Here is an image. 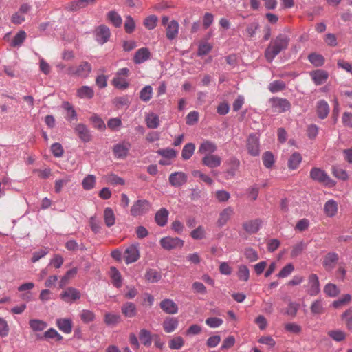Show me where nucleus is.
<instances>
[{
	"instance_id": "obj_11",
	"label": "nucleus",
	"mask_w": 352,
	"mask_h": 352,
	"mask_svg": "<svg viewBox=\"0 0 352 352\" xmlns=\"http://www.w3.org/2000/svg\"><path fill=\"white\" fill-rule=\"evenodd\" d=\"M222 162L221 157L217 155L207 154L201 160L203 165L210 168H214L219 167Z\"/></svg>"
},
{
	"instance_id": "obj_63",
	"label": "nucleus",
	"mask_w": 352,
	"mask_h": 352,
	"mask_svg": "<svg viewBox=\"0 0 352 352\" xmlns=\"http://www.w3.org/2000/svg\"><path fill=\"white\" fill-rule=\"evenodd\" d=\"M324 292L329 296H336L339 293L337 286L331 283L326 285L324 288Z\"/></svg>"
},
{
	"instance_id": "obj_41",
	"label": "nucleus",
	"mask_w": 352,
	"mask_h": 352,
	"mask_svg": "<svg viewBox=\"0 0 352 352\" xmlns=\"http://www.w3.org/2000/svg\"><path fill=\"white\" fill-rule=\"evenodd\" d=\"M153 96V88L150 85H146L140 92V98L144 102L149 101Z\"/></svg>"
},
{
	"instance_id": "obj_48",
	"label": "nucleus",
	"mask_w": 352,
	"mask_h": 352,
	"mask_svg": "<svg viewBox=\"0 0 352 352\" xmlns=\"http://www.w3.org/2000/svg\"><path fill=\"white\" fill-rule=\"evenodd\" d=\"M112 82L118 89H125L129 87V82L126 79L122 76H116L113 78Z\"/></svg>"
},
{
	"instance_id": "obj_16",
	"label": "nucleus",
	"mask_w": 352,
	"mask_h": 352,
	"mask_svg": "<svg viewBox=\"0 0 352 352\" xmlns=\"http://www.w3.org/2000/svg\"><path fill=\"white\" fill-rule=\"evenodd\" d=\"M160 308L166 314H175L178 311L177 305L171 299L166 298L160 302Z\"/></svg>"
},
{
	"instance_id": "obj_6",
	"label": "nucleus",
	"mask_w": 352,
	"mask_h": 352,
	"mask_svg": "<svg viewBox=\"0 0 352 352\" xmlns=\"http://www.w3.org/2000/svg\"><path fill=\"white\" fill-rule=\"evenodd\" d=\"M160 243L164 249L170 250L177 248H182L184 241L178 237L166 236L160 240Z\"/></svg>"
},
{
	"instance_id": "obj_50",
	"label": "nucleus",
	"mask_w": 352,
	"mask_h": 352,
	"mask_svg": "<svg viewBox=\"0 0 352 352\" xmlns=\"http://www.w3.org/2000/svg\"><path fill=\"white\" fill-rule=\"evenodd\" d=\"M228 165L230 166V168L228 169L227 173L230 176H234L235 175L236 170L238 169L240 162L235 157H231L229 159Z\"/></svg>"
},
{
	"instance_id": "obj_15",
	"label": "nucleus",
	"mask_w": 352,
	"mask_h": 352,
	"mask_svg": "<svg viewBox=\"0 0 352 352\" xmlns=\"http://www.w3.org/2000/svg\"><path fill=\"white\" fill-rule=\"evenodd\" d=\"M169 183L175 187H179L187 182V175L183 172H175L169 176Z\"/></svg>"
},
{
	"instance_id": "obj_26",
	"label": "nucleus",
	"mask_w": 352,
	"mask_h": 352,
	"mask_svg": "<svg viewBox=\"0 0 352 352\" xmlns=\"http://www.w3.org/2000/svg\"><path fill=\"white\" fill-rule=\"evenodd\" d=\"M169 212L168 211L164 208H162L160 209L155 214V221L156 223L161 227L164 226L168 221V217Z\"/></svg>"
},
{
	"instance_id": "obj_37",
	"label": "nucleus",
	"mask_w": 352,
	"mask_h": 352,
	"mask_svg": "<svg viewBox=\"0 0 352 352\" xmlns=\"http://www.w3.org/2000/svg\"><path fill=\"white\" fill-rule=\"evenodd\" d=\"M311 311L314 315H320L324 312L325 309L322 300L318 299L314 301L311 305Z\"/></svg>"
},
{
	"instance_id": "obj_60",
	"label": "nucleus",
	"mask_w": 352,
	"mask_h": 352,
	"mask_svg": "<svg viewBox=\"0 0 352 352\" xmlns=\"http://www.w3.org/2000/svg\"><path fill=\"white\" fill-rule=\"evenodd\" d=\"M107 183L111 185H124V181L122 178L117 176L115 174H110L107 176Z\"/></svg>"
},
{
	"instance_id": "obj_9",
	"label": "nucleus",
	"mask_w": 352,
	"mask_h": 352,
	"mask_svg": "<svg viewBox=\"0 0 352 352\" xmlns=\"http://www.w3.org/2000/svg\"><path fill=\"white\" fill-rule=\"evenodd\" d=\"M81 297L79 290L74 287H68L60 294V298L66 302H72Z\"/></svg>"
},
{
	"instance_id": "obj_31",
	"label": "nucleus",
	"mask_w": 352,
	"mask_h": 352,
	"mask_svg": "<svg viewBox=\"0 0 352 352\" xmlns=\"http://www.w3.org/2000/svg\"><path fill=\"white\" fill-rule=\"evenodd\" d=\"M178 320L175 318H166L162 324L163 329L166 333L173 332L178 327Z\"/></svg>"
},
{
	"instance_id": "obj_49",
	"label": "nucleus",
	"mask_w": 352,
	"mask_h": 352,
	"mask_svg": "<svg viewBox=\"0 0 352 352\" xmlns=\"http://www.w3.org/2000/svg\"><path fill=\"white\" fill-rule=\"evenodd\" d=\"M80 317L82 321L85 323H89L95 320V314L90 310L83 309L80 314Z\"/></svg>"
},
{
	"instance_id": "obj_17",
	"label": "nucleus",
	"mask_w": 352,
	"mask_h": 352,
	"mask_svg": "<svg viewBox=\"0 0 352 352\" xmlns=\"http://www.w3.org/2000/svg\"><path fill=\"white\" fill-rule=\"evenodd\" d=\"M308 293L311 296H316L320 292L319 280L316 274H311L308 279Z\"/></svg>"
},
{
	"instance_id": "obj_32",
	"label": "nucleus",
	"mask_w": 352,
	"mask_h": 352,
	"mask_svg": "<svg viewBox=\"0 0 352 352\" xmlns=\"http://www.w3.org/2000/svg\"><path fill=\"white\" fill-rule=\"evenodd\" d=\"M103 217L105 225L107 227L110 228L115 224L116 216L113 210L111 208L107 207L104 210Z\"/></svg>"
},
{
	"instance_id": "obj_53",
	"label": "nucleus",
	"mask_w": 352,
	"mask_h": 352,
	"mask_svg": "<svg viewBox=\"0 0 352 352\" xmlns=\"http://www.w3.org/2000/svg\"><path fill=\"white\" fill-rule=\"evenodd\" d=\"M333 175L338 179L345 181L348 179L346 171L340 166H333L332 168Z\"/></svg>"
},
{
	"instance_id": "obj_56",
	"label": "nucleus",
	"mask_w": 352,
	"mask_h": 352,
	"mask_svg": "<svg viewBox=\"0 0 352 352\" xmlns=\"http://www.w3.org/2000/svg\"><path fill=\"white\" fill-rule=\"evenodd\" d=\"M285 88V84L282 80H274L269 85V90L272 93H276L283 90Z\"/></svg>"
},
{
	"instance_id": "obj_14",
	"label": "nucleus",
	"mask_w": 352,
	"mask_h": 352,
	"mask_svg": "<svg viewBox=\"0 0 352 352\" xmlns=\"http://www.w3.org/2000/svg\"><path fill=\"white\" fill-rule=\"evenodd\" d=\"M75 133L78 138L84 142H89L91 140L92 136L89 129L83 124H78L74 129Z\"/></svg>"
},
{
	"instance_id": "obj_2",
	"label": "nucleus",
	"mask_w": 352,
	"mask_h": 352,
	"mask_svg": "<svg viewBox=\"0 0 352 352\" xmlns=\"http://www.w3.org/2000/svg\"><path fill=\"white\" fill-rule=\"evenodd\" d=\"M151 208V204L146 199H139L135 201L131 208V214L135 217L147 213Z\"/></svg>"
},
{
	"instance_id": "obj_44",
	"label": "nucleus",
	"mask_w": 352,
	"mask_h": 352,
	"mask_svg": "<svg viewBox=\"0 0 352 352\" xmlns=\"http://www.w3.org/2000/svg\"><path fill=\"white\" fill-rule=\"evenodd\" d=\"M195 146L192 143L186 144L182 150V156L185 160H189L194 153Z\"/></svg>"
},
{
	"instance_id": "obj_43",
	"label": "nucleus",
	"mask_w": 352,
	"mask_h": 352,
	"mask_svg": "<svg viewBox=\"0 0 352 352\" xmlns=\"http://www.w3.org/2000/svg\"><path fill=\"white\" fill-rule=\"evenodd\" d=\"M237 276L239 280L248 281L250 278V270L245 265H240L238 267Z\"/></svg>"
},
{
	"instance_id": "obj_1",
	"label": "nucleus",
	"mask_w": 352,
	"mask_h": 352,
	"mask_svg": "<svg viewBox=\"0 0 352 352\" xmlns=\"http://www.w3.org/2000/svg\"><path fill=\"white\" fill-rule=\"evenodd\" d=\"M289 40L287 35L280 34L274 40L272 41L265 52L267 61L272 62L281 51L287 49Z\"/></svg>"
},
{
	"instance_id": "obj_55",
	"label": "nucleus",
	"mask_w": 352,
	"mask_h": 352,
	"mask_svg": "<svg viewBox=\"0 0 352 352\" xmlns=\"http://www.w3.org/2000/svg\"><path fill=\"white\" fill-rule=\"evenodd\" d=\"M158 21V18L155 15H150L147 16L144 21V25L149 30L154 29Z\"/></svg>"
},
{
	"instance_id": "obj_23",
	"label": "nucleus",
	"mask_w": 352,
	"mask_h": 352,
	"mask_svg": "<svg viewBox=\"0 0 352 352\" xmlns=\"http://www.w3.org/2000/svg\"><path fill=\"white\" fill-rule=\"evenodd\" d=\"M316 113L319 118H326L329 113V106L327 102L324 100L318 101L316 104Z\"/></svg>"
},
{
	"instance_id": "obj_25",
	"label": "nucleus",
	"mask_w": 352,
	"mask_h": 352,
	"mask_svg": "<svg viewBox=\"0 0 352 352\" xmlns=\"http://www.w3.org/2000/svg\"><path fill=\"white\" fill-rule=\"evenodd\" d=\"M56 326L65 333H70L72 331V321L69 318L57 319Z\"/></svg>"
},
{
	"instance_id": "obj_51",
	"label": "nucleus",
	"mask_w": 352,
	"mask_h": 352,
	"mask_svg": "<svg viewBox=\"0 0 352 352\" xmlns=\"http://www.w3.org/2000/svg\"><path fill=\"white\" fill-rule=\"evenodd\" d=\"M71 180V177L65 175L63 178L56 179L54 184V189L56 193H59L64 186L67 185Z\"/></svg>"
},
{
	"instance_id": "obj_7",
	"label": "nucleus",
	"mask_w": 352,
	"mask_h": 352,
	"mask_svg": "<svg viewBox=\"0 0 352 352\" xmlns=\"http://www.w3.org/2000/svg\"><path fill=\"white\" fill-rule=\"evenodd\" d=\"M272 107L275 113H283L291 108L290 102L285 98H274L271 99Z\"/></svg>"
},
{
	"instance_id": "obj_29",
	"label": "nucleus",
	"mask_w": 352,
	"mask_h": 352,
	"mask_svg": "<svg viewBox=\"0 0 352 352\" xmlns=\"http://www.w3.org/2000/svg\"><path fill=\"white\" fill-rule=\"evenodd\" d=\"M109 275L113 285L118 288L121 287L122 285V275L115 267H110Z\"/></svg>"
},
{
	"instance_id": "obj_61",
	"label": "nucleus",
	"mask_w": 352,
	"mask_h": 352,
	"mask_svg": "<svg viewBox=\"0 0 352 352\" xmlns=\"http://www.w3.org/2000/svg\"><path fill=\"white\" fill-rule=\"evenodd\" d=\"M223 321L221 318L217 317L208 318L206 320V324L211 328H217L223 324Z\"/></svg>"
},
{
	"instance_id": "obj_62",
	"label": "nucleus",
	"mask_w": 352,
	"mask_h": 352,
	"mask_svg": "<svg viewBox=\"0 0 352 352\" xmlns=\"http://www.w3.org/2000/svg\"><path fill=\"white\" fill-rule=\"evenodd\" d=\"M135 23L133 19L131 16H126L124 22V29L127 33H131L134 31Z\"/></svg>"
},
{
	"instance_id": "obj_4",
	"label": "nucleus",
	"mask_w": 352,
	"mask_h": 352,
	"mask_svg": "<svg viewBox=\"0 0 352 352\" xmlns=\"http://www.w3.org/2000/svg\"><path fill=\"white\" fill-rule=\"evenodd\" d=\"M138 244H132L127 247L124 252L123 257L126 264L137 261L140 258Z\"/></svg>"
},
{
	"instance_id": "obj_13",
	"label": "nucleus",
	"mask_w": 352,
	"mask_h": 352,
	"mask_svg": "<svg viewBox=\"0 0 352 352\" xmlns=\"http://www.w3.org/2000/svg\"><path fill=\"white\" fill-rule=\"evenodd\" d=\"M111 36L109 28L104 25H101L96 30V41L101 45L107 43Z\"/></svg>"
},
{
	"instance_id": "obj_64",
	"label": "nucleus",
	"mask_w": 352,
	"mask_h": 352,
	"mask_svg": "<svg viewBox=\"0 0 352 352\" xmlns=\"http://www.w3.org/2000/svg\"><path fill=\"white\" fill-rule=\"evenodd\" d=\"M328 335L332 339L338 342L342 341L346 337V333L344 331L340 330L330 331L328 332Z\"/></svg>"
},
{
	"instance_id": "obj_36",
	"label": "nucleus",
	"mask_w": 352,
	"mask_h": 352,
	"mask_svg": "<svg viewBox=\"0 0 352 352\" xmlns=\"http://www.w3.org/2000/svg\"><path fill=\"white\" fill-rule=\"evenodd\" d=\"M302 162V157L300 153H293L288 160V168L291 170L296 169Z\"/></svg>"
},
{
	"instance_id": "obj_28",
	"label": "nucleus",
	"mask_w": 352,
	"mask_h": 352,
	"mask_svg": "<svg viewBox=\"0 0 352 352\" xmlns=\"http://www.w3.org/2000/svg\"><path fill=\"white\" fill-rule=\"evenodd\" d=\"M154 334H152L151 331L146 329H142L139 332V338L142 344L146 346H150L151 345Z\"/></svg>"
},
{
	"instance_id": "obj_20",
	"label": "nucleus",
	"mask_w": 352,
	"mask_h": 352,
	"mask_svg": "<svg viewBox=\"0 0 352 352\" xmlns=\"http://www.w3.org/2000/svg\"><path fill=\"white\" fill-rule=\"evenodd\" d=\"M151 53L147 47H142L139 49L133 56V61L136 64H140L148 60Z\"/></svg>"
},
{
	"instance_id": "obj_38",
	"label": "nucleus",
	"mask_w": 352,
	"mask_h": 352,
	"mask_svg": "<svg viewBox=\"0 0 352 352\" xmlns=\"http://www.w3.org/2000/svg\"><path fill=\"white\" fill-rule=\"evenodd\" d=\"M96 184V177L94 175H88L83 179L82 186L85 190H90L95 187Z\"/></svg>"
},
{
	"instance_id": "obj_58",
	"label": "nucleus",
	"mask_w": 352,
	"mask_h": 352,
	"mask_svg": "<svg viewBox=\"0 0 352 352\" xmlns=\"http://www.w3.org/2000/svg\"><path fill=\"white\" fill-rule=\"evenodd\" d=\"M44 338L46 339H55L56 341H60L63 336L58 333L54 328H50L44 333Z\"/></svg>"
},
{
	"instance_id": "obj_21",
	"label": "nucleus",
	"mask_w": 352,
	"mask_h": 352,
	"mask_svg": "<svg viewBox=\"0 0 352 352\" xmlns=\"http://www.w3.org/2000/svg\"><path fill=\"white\" fill-rule=\"evenodd\" d=\"M217 150V146L215 143L209 140H204L201 143L198 153L204 155L213 154Z\"/></svg>"
},
{
	"instance_id": "obj_45",
	"label": "nucleus",
	"mask_w": 352,
	"mask_h": 352,
	"mask_svg": "<svg viewBox=\"0 0 352 352\" xmlns=\"http://www.w3.org/2000/svg\"><path fill=\"white\" fill-rule=\"evenodd\" d=\"M107 19L116 27H120L122 23V19L120 14L115 11H111L107 14Z\"/></svg>"
},
{
	"instance_id": "obj_5",
	"label": "nucleus",
	"mask_w": 352,
	"mask_h": 352,
	"mask_svg": "<svg viewBox=\"0 0 352 352\" xmlns=\"http://www.w3.org/2000/svg\"><path fill=\"white\" fill-rule=\"evenodd\" d=\"M248 152L252 156H258L260 153L259 138L256 134H250L246 142Z\"/></svg>"
},
{
	"instance_id": "obj_42",
	"label": "nucleus",
	"mask_w": 352,
	"mask_h": 352,
	"mask_svg": "<svg viewBox=\"0 0 352 352\" xmlns=\"http://www.w3.org/2000/svg\"><path fill=\"white\" fill-rule=\"evenodd\" d=\"M161 274L155 270L150 269L147 270L145 278L151 283H157L161 279Z\"/></svg>"
},
{
	"instance_id": "obj_40",
	"label": "nucleus",
	"mask_w": 352,
	"mask_h": 352,
	"mask_svg": "<svg viewBox=\"0 0 352 352\" xmlns=\"http://www.w3.org/2000/svg\"><path fill=\"white\" fill-rule=\"evenodd\" d=\"M94 94V90L88 86H82L77 90V95L80 98H91Z\"/></svg>"
},
{
	"instance_id": "obj_12",
	"label": "nucleus",
	"mask_w": 352,
	"mask_h": 352,
	"mask_svg": "<svg viewBox=\"0 0 352 352\" xmlns=\"http://www.w3.org/2000/svg\"><path fill=\"white\" fill-rule=\"evenodd\" d=\"M309 75L316 85L324 84L329 78L328 72L322 69L311 71L310 72Z\"/></svg>"
},
{
	"instance_id": "obj_24",
	"label": "nucleus",
	"mask_w": 352,
	"mask_h": 352,
	"mask_svg": "<svg viewBox=\"0 0 352 352\" xmlns=\"http://www.w3.org/2000/svg\"><path fill=\"white\" fill-rule=\"evenodd\" d=\"M234 214V210L231 207H228L223 210L220 214L217 221V225L219 227H222L227 223V222L230 220L231 217Z\"/></svg>"
},
{
	"instance_id": "obj_54",
	"label": "nucleus",
	"mask_w": 352,
	"mask_h": 352,
	"mask_svg": "<svg viewBox=\"0 0 352 352\" xmlns=\"http://www.w3.org/2000/svg\"><path fill=\"white\" fill-rule=\"evenodd\" d=\"M308 59L313 65L316 67L322 66L324 63V57L322 55L316 53L309 54Z\"/></svg>"
},
{
	"instance_id": "obj_34",
	"label": "nucleus",
	"mask_w": 352,
	"mask_h": 352,
	"mask_svg": "<svg viewBox=\"0 0 352 352\" xmlns=\"http://www.w3.org/2000/svg\"><path fill=\"white\" fill-rule=\"evenodd\" d=\"M62 107L65 111H67L65 118L68 121L72 122L77 120V113L73 106L69 102H64L62 104Z\"/></svg>"
},
{
	"instance_id": "obj_33",
	"label": "nucleus",
	"mask_w": 352,
	"mask_h": 352,
	"mask_svg": "<svg viewBox=\"0 0 352 352\" xmlns=\"http://www.w3.org/2000/svg\"><path fill=\"white\" fill-rule=\"evenodd\" d=\"M338 260V255L334 252L328 253L323 261V265L327 270H331L334 267L335 263Z\"/></svg>"
},
{
	"instance_id": "obj_57",
	"label": "nucleus",
	"mask_w": 352,
	"mask_h": 352,
	"mask_svg": "<svg viewBox=\"0 0 352 352\" xmlns=\"http://www.w3.org/2000/svg\"><path fill=\"white\" fill-rule=\"evenodd\" d=\"M77 273V269L76 267L72 268L67 272L65 275L62 277V278L60 280V287H65L69 282V280L74 276Z\"/></svg>"
},
{
	"instance_id": "obj_27",
	"label": "nucleus",
	"mask_w": 352,
	"mask_h": 352,
	"mask_svg": "<svg viewBox=\"0 0 352 352\" xmlns=\"http://www.w3.org/2000/svg\"><path fill=\"white\" fill-rule=\"evenodd\" d=\"M179 32V23L175 20L171 21L166 28V37L169 40L175 38Z\"/></svg>"
},
{
	"instance_id": "obj_39",
	"label": "nucleus",
	"mask_w": 352,
	"mask_h": 352,
	"mask_svg": "<svg viewBox=\"0 0 352 352\" xmlns=\"http://www.w3.org/2000/svg\"><path fill=\"white\" fill-rule=\"evenodd\" d=\"M29 324L34 331H41L47 326L45 321L38 319H31L29 321Z\"/></svg>"
},
{
	"instance_id": "obj_46",
	"label": "nucleus",
	"mask_w": 352,
	"mask_h": 352,
	"mask_svg": "<svg viewBox=\"0 0 352 352\" xmlns=\"http://www.w3.org/2000/svg\"><path fill=\"white\" fill-rule=\"evenodd\" d=\"M184 345V340L181 336H177L168 342V346L170 349L178 350Z\"/></svg>"
},
{
	"instance_id": "obj_22",
	"label": "nucleus",
	"mask_w": 352,
	"mask_h": 352,
	"mask_svg": "<svg viewBox=\"0 0 352 352\" xmlns=\"http://www.w3.org/2000/svg\"><path fill=\"white\" fill-rule=\"evenodd\" d=\"M121 311L126 318H133L138 313L135 305L131 302H124L121 307Z\"/></svg>"
},
{
	"instance_id": "obj_10",
	"label": "nucleus",
	"mask_w": 352,
	"mask_h": 352,
	"mask_svg": "<svg viewBox=\"0 0 352 352\" xmlns=\"http://www.w3.org/2000/svg\"><path fill=\"white\" fill-rule=\"evenodd\" d=\"M131 144L128 142H122L121 143L114 145L113 148V153L115 157L119 159H124L128 155Z\"/></svg>"
},
{
	"instance_id": "obj_35",
	"label": "nucleus",
	"mask_w": 352,
	"mask_h": 352,
	"mask_svg": "<svg viewBox=\"0 0 352 352\" xmlns=\"http://www.w3.org/2000/svg\"><path fill=\"white\" fill-rule=\"evenodd\" d=\"M104 321L107 325L114 326L121 322V316L119 314L106 313L104 316Z\"/></svg>"
},
{
	"instance_id": "obj_18",
	"label": "nucleus",
	"mask_w": 352,
	"mask_h": 352,
	"mask_svg": "<svg viewBox=\"0 0 352 352\" xmlns=\"http://www.w3.org/2000/svg\"><path fill=\"white\" fill-rule=\"evenodd\" d=\"M262 224V221L260 219L254 220L247 221L243 224V229L249 234L256 233Z\"/></svg>"
},
{
	"instance_id": "obj_8",
	"label": "nucleus",
	"mask_w": 352,
	"mask_h": 352,
	"mask_svg": "<svg viewBox=\"0 0 352 352\" xmlns=\"http://www.w3.org/2000/svg\"><path fill=\"white\" fill-rule=\"evenodd\" d=\"M91 70V66L88 62H84L80 64L78 67H69L67 69V73L69 75H78L80 76L86 77L89 75Z\"/></svg>"
},
{
	"instance_id": "obj_19",
	"label": "nucleus",
	"mask_w": 352,
	"mask_h": 352,
	"mask_svg": "<svg viewBox=\"0 0 352 352\" xmlns=\"http://www.w3.org/2000/svg\"><path fill=\"white\" fill-rule=\"evenodd\" d=\"M338 210V204L333 199H329L324 205V212L328 217H335Z\"/></svg>"
},
{
	"instance_id": "obj_3",
	"label": "nucleus",
	"mask_w": 352,
	"mask_h": 352,
	"mask_svg": "<svg viewBox=\"0 0 352 352\" xmlns=\"http://www.w3.org/2000/svg\"><path fill=\"white\" fill-rule=\"evenodd\" d=\"M310 177L319 183L326 186H333L335 182L328 176V175L319 168H313L310 171Z\"/></svg>"
},
{
	"instance_id": "obj_30",
	"label": "nucleus",
	"mask_w": 352,
	"mask_h": 352,
	"mask_svg": "<svg viewBox=\"0 0 352 352\" xmlns=\"http://www.w3.org/2000/svg\"><path fill=\"white\" fill-rule=\"evenodd\" d=\"M145 122L149 129H157L160 124L159 116L155 113H148L145 117Z\"/></svg>"
},
{
	"instance_id": "obj_59",
	"label": "nucleus",
	"mask_w": 352,
	"mask_h": 352,
	"mask_svg": "<svg viewBox=\"0 0 352 352\" xmlns=\"http://www.w3.org/2000/svg\"><path fill=\"white\" fill-rule=\"evenodd\" d=\"M26 38V33L24 31L19 32L14 37L12 41L13 47L20 46Z\"/></svg>"
},
{
	"instance_id": "obj_52",
	"label": "nucleus",
	"mask_w": 352,
	"mask_h": 352,
	"mask_svg": "<svg viewBox=\"0 0 352 352\" xmlns=\"http://www.w3.org/2000/svg\"><path fill=\"white\" fill-rule=\"evenodd\" d=\"M89 120L94 127L101 131L105 129L106 126L104 121L96 114H94L92 116H91Z\"/></svg>"
},
{
	"instance_id": "obj_47",
	"label": "nucleus",
	"mask_w": 352,
	"mask_h": 352,
	"mask_svg": "<svg viewBox=\"0 0 352 352\" xmlns=\"http://www.w3.org/2000/svg\"><path fill=\"white\" fill-rule=\"evenodd\" d=\"M263 163L267 168H270L274 164V157L272 153L266 151L262 156Z\"/></svg>"
}]
</instances>
